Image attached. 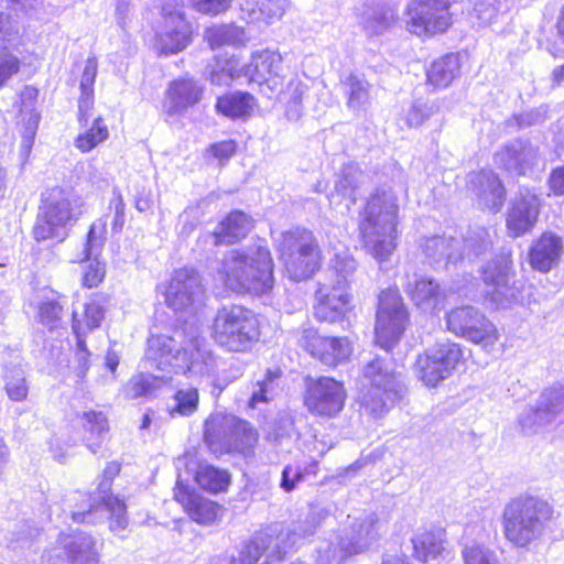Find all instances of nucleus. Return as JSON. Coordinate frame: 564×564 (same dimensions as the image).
<instances>
[{"label": "nucleus", "mask_w": 564, "mask_h": 564, "mask_svg": "<svg viewBox=\"0 0 564 564\" xmlns=\"http://www.w3.org/2000/svg\"><path fill=\"white\" fill-rule=\"evenodd\" d=\"M145 357L158 369L174 367L193 375H209L215 368V357L206 349L204 338L175 330L170 335H152L148 339Z\"/></svg>", "instance_id": "obj_1"}, {"label": "nucleus", "mask_w": 564, "mask_h": 564, "mask_svg": "<svg viewBox=\"0 0 564 564\" xmlns=\"http://www.w3.org/2000/svg\"><path fill=\"white\" fill-rule=\"evenodd\" d=\"M398 197L391 189L370 196L361 214L359 229L365 248L379 262L389 259L397 248Z\"/></svg>", "instance_id": "obj_2"}, {"label": "nucleus", "mask_w": 564, "mask_h": 564, "mask_svg": "<svg viewBox=\"0 0 564 564\" xmlns=\"http://www.w3.org/2000/svg\"><path fill=\"white\" fill-rule=\"evenodd\" d=\"M398 197L391 189L370 196L361 214L359 229L365 248L379 262L389 259L397 248Z\"/></svg>", "instance_id": "obj_3"}, {"label": "nucleus", "mask_w": 564, "mask_h": 564, "mask_svg": "<svg viewBox=\"0 0 564 564\" xmlns=\"http://www.w3.org/2000/svg\"><path fill=\"white\" fill-rule=\"evenodd\" d=\"M217 272L225 286L237 293L261 295L274 283L270 251L260 246L228 252Z\"/></svg>", "instance_id": "obj_4"}, {"label": "nucleus", "mask_w": 564, "mask_h": 564, "mask_svg": "<svg viewBox=\"0 0 564 564\" xmlns=\"http://www.w3.org/2000/svg\"><path fill=\"white\" fill-rule=\"evenodd\" d=\"M553 516L552 506L536 496L511 499L502 511L506 539L517 547H527L541 540Z\"/></svg>", "instance_id": "obj_5"}, {"label": "nucleus", "mask_w": 564, "mask_h": 564, "mask_svg": "<svg viewBox=\"0 0 564 564\" xmlns=\"http://www.w3.org/2000/svg\"><path fill=\"white\" fill-rule=\"evenodd\" d=\"M362 373L360 406L375 419L387 413L406 392L404 377L384 358H373L364 367Z\"/></svg>", "instance_id": "obj_6"}, {"label": "nucleus", "mask_w": 564, "mask_h": 564, "mask_svg": "<svg viewBox=\"0 0 564 564\" xmlns=\"http://www.w3.org/2000/svg\"><path fill=\"white\" fill-rule=\"evenodd\" d=\"M120 471L117 463H110L104 470L105 479L100 482L98 492L86 495L75 492L70 500H80L76 510L72 511V519L78 523L96 524L110 519V530L121 531L128 525L126 505L117 497L109 495L111 479Z\"/></svg>", "instance_id": "obj_7"}, {"label": "nucleus", "mask_w": 564, "mask_h": 564, "mask_svg": "<svg viewBox=\"0 0 564 564\" xmlns=\"http://www.w3.org/2000/svg\"><path fill=\"white\" fill-rule=\"evenodd\" d=\"M318 524L317 516L311 513L304 523L296 525L288 533L290 543L284 545H281L279 536L268 533L257 534L242 546L238 557L224 555L218 558V564H278L299 538L314 534Z\"/></svg>", "instance_id": "obj_8"}, {"label": "nucleus", "mask_w": 564, "mask_h": 564, "mask_svg": "<svg viewBox=\"0 0 564 564\" xmlns=\"http://www.w3.org/2000/svg\"><path fill=\"white\" fill-rule=\"evenodd\" d=\"M82 214L79 199L61 189H53L40 208L33 227L35 240L57 239L63 241L68 229Z\"/></svg>", "instance_id": "obj_9"}, {"label": "nucleus", "mask_w": 564, "mask_h": 564, "mask_svg": "<svg viewBox=\"0 0 564 564\" xmlns=\"http://www.w3.org/2000/svg\"><path fill=\"white\" fill-rule=\"evenodd\" d=\"M280 259L294 281L305 280L318 269L319 249L313 234L295 228L281 234L278 240Z\"/></svg>", "instance_id": "obj_10"}, {"label": "nucleus", "mask_w": 564, "mask_h": 564, "mask_svg": "<svg viewBox=\"0 0 564 564\" xmlns=\"http://www.w3.org/2000/svg\"><path fill=\"white\" fill-rule=\"evenodd\" d=\"M213 336L229 351H246L259 336L257 318L242 306H224L214 319Z\"/></svg>", "instance_id": "obj_11"}, {"label": "nucleus", "mask_w": 564, "mask_h": 564, "mask_svg": "<svg viewBox=\"0 0 564 564\" xmlns=\"http://www.w3.org/2000/svg\"><path fill=\"white\" fill-rule=\"evenodd\" d=\"M463 360L464 351L459 344L438 341L417 357L415 373L425 386L436 387L451 377Z\"/></svg>", "instance_id": "obj_12"}, {"label": "nucleus", "mask_w": 564, "mask_h": 564, "mask_svg": "<svg viewBox=\"0 0 564 564\" xmlns=\"http://www.w3.org/2000/svg\"><path fill=\"white\" fill-rule=\"evenodd\" d=\"M455 0H413L405 12V26L419 36L444 32L451 24L449 7Z\"/></svg>", "instance_id": "obj_13"}, {"label": "nucleus", "mask_w": 564, "mask_h": 564, "mask_svg": "<svg viewBox=\"0 0 564 564\" xmlns=\"http://www.w3.org/2000/svg\"><path fill=\"white\" fill-rule=\"evenodd\" d=\"M408 314L397 290L388 289L379 296L377 321L375 326L376 343L390 349L402 335Z\"/></svg>", "instance_id": "obj_14"}, {"label": "nucleus", "mask_w": 564, "mask_h": 564, "mask_svg": "<svg viewBox=\"0 0 564 564\" xmlns=\"http://www.w3.org/2000/svg\"><path fill=\"white\" fill-rule=\"evenodd\" d=\"M447 328L456 336L463 337L484 347L498 340L496 326L474 306H460L447 314Z\"/></svg>", "instance_id": "obj_15"}, {"label": "nucleus", "mask_w": 564, "mask_h": 564, "mask_svg": "<svg viewBox=\"0 0 564 564\" xmlns=\"http://www.w3.org/2000/svg\"><path fill=\"white\" fill-rule=\"evenodd\" d=\"M296 340L312 357L328 367H336L346 361L352 352L347 337L321 336L312 327L297 330Z\"/></svg>", "instance_id": "obj_16"}, {"label": "nucleus", "mask_w": 564, "mask_h": 564, "mask_svg": "<svg viewBox=\"0 0 564 564\" xmlns=\"http://www.w3.org/2000/svg\"><path fill=\"white\" fill-rule=\"evenodd\" d=\"M345 400L343 383L333 378L321 377L307 383L304 403L312 414L333 417L343 410Z\"/></svg>", "instance_id": "obj_17"}, {"label": "nucleus", "mask_w": 564, "mask_h": 564, "mask_svg": "<svg viewBox=\"0 0 564 564\" xmlns=\"http://www.w3.org/2000/svg\"><path fill=\"white\" fill-rule=\"evenodd\" d=\"M205 290L198 272L191 268L175 270L166 289V304L174 311H184L200 305Z\"/></svg>", "instance_id": "obj_18"}, {"label": "nucleus", "mask_w": 564, "mask_h": 564, "mask_svg": "<svg viewBox=\"0 0 564 564\" xmlns=\"http://www.w3.org/2000/svg\"><path fill=\"white\" fill-rule=\"evenodd\" d=\"M377 523L378 518L375 513L355 519L338 538L337 546L332 551V560H344L368 550L379 538Z\"/></svg>", "instance_id": "obj_19"}, {"label": "nucleus", "mask_w": 564, "mask_h": 564, "mask_svg": "<svg viewBox=\"0 0 564 564\" xmlns=\"http://www.w3.org/2000/svg\"><path fill=\"white\" fill-rule=\"evenodd\" d=\"M556 420H564V387L543 391L536 408L529 409L521 415L520 425L523 432L532 434Z\"/></svg>", "instance_id": "obj_20"}, {"label": "nucleus", "mask_w": 564, "mask_h": 564, "mask_svg": "<svg viewBox=\"0 0 564 564\" xmlns=\"http://www.w3.org/2000/svg\"><path fill=\"white\" fill-rule=\"evenodd\" d=\"M58 544L48 555L51 564H99L96 542L87 533L62 534Z\"/></svg>", "instance_id": "obj_21"}, {"label": "nucleus", "mask_w": 564, "mask_h": 564, "mask_svg": "<svg viewBox=\"0 0 564 564\" xmlns=\"http://www.w3.org/2000/svg\"><path fill=\"white\" fill-rule=\"evenodd\" d=\"M539 149L529 140L516 139L495 153V163L511 175H525L539 162Z\"/></svg>", "instance_id": "obj_22"}, {"label": "nucleus", "mask_w": 564, "mask_h": 564, "mask_svg": "<svg viewBox=\"0 0 564 564\" xmlns=\"http://www.w3.org/2000/svg\"><path fill=\"white\" fill-rule=\"evenodd\" d=\"M512 261L509 254H500L487 263L482 270V280L486 284L487 294L496 302L497 306H505V302L516 297L511 280Z\"/></svg>", "instance_id": "obj_23"}, {"label": "nucleus", "mask_w": 564, "mask_h": 564, "mask_svg": "<svg viewBox=\"0 0 564 564\" xmlns=\"http://www.w3.org/2000/svg\"><path fill=\"white\" fill-rule=\"evenodd\" d=\"M467 188L473 194L479 208L497 213L501 209L506 191L492 171L471 172L468 175Z\"/></svg>", "instance_id": "obj_24"}, {"label": "nucleus", "mask_w": 564, "mask_h": 564, "mask_svg": "<svg viewBox=\"0 0 564 564\" xmlns=\"http://www.w3.org/2000/svg\"><path fill=\"white\" fill-rule=\"evenodd\" d=\"M241 72L250 83L259 86L267 85L275 90L282 84V56L273 51L264 50L254 53L249 64L241 67Z\"/></svg>", "instance_id": "obj_25"}, {"label": "nucleus", "mask_w": 564, "mask_h": 564, "mask_svg": "<svg viewBox=\"0 0 564 564\" xmlns=\"http://www.w3.org/2000/svg\"><path fill=\"white\" fill-rule=\"evenodd\" d=\"M540 214V199L529 189L520 191L507 214V229L511 237L530 231Z\"/></svg>", "instance_id": "obj_26"}, {"label": "nucleus", "mask_w": 564, "mask_h": 564, "mask_svg": "<svg viewBox=\"0 0 564 564\" xmlns=\"http://www.w3.org/2000/svg\"><path fill=\"white\" fill-rule=\"evenodd\" d=\"M316 301L314 314L322 322H341L351 308L346 290L335 291V285L330 283H321L316 291Z\"/></svg>", "instance_id": "obj_27"}, {"label": "nucleus", "mask_w": 564, "mask_h": 564, "mask_svg": "<svg viewBox=\"0 0 564 564\" xmlns=\"http://www.w3.org/2000/svg\"><path fill=\"white\" fill-rule=\"evenodd\" d=\"M563 251V239L547 231L532 242L529 262L534 270L545 273L558 264Z\"/></svg>", "instance_id": "obj_28"}, {"label": "nucleus", "mask_w": 564, "mask_h": 564, "mask_svg": "<svg viewBox=\"0 0 564 564\" xmlns=\"http://www.w3.org/2000/svg\"><path fill=\"white\" fill-rule=\"evenodd\" d=\"M203 95V88L191 78H182L171 83L164 109L170 116L180 115L196 105Z\"/></svg>", "instance_id": "obj_29"}, {"label": "nucleus", "mask_w": 564, "mask_h": 564, "mask_svg": "<svg viewBox=\"0 0 564 564\" xmlns=\"http://www.w3.org/2000/svg\"><path fill=\"white\" fill-rule=\"evenodd\" d=\"M174 497L197 523L210 524L218 517L220 508L217 503L189 491L180 484L175 488Z\"/></svg>", "instance_id": "obj_30"}, {"label": "nucleus", "mask_w": 564, "mask_h": 564, "mask_svg": "<svg viewBox=\"0 0 564 564\" xmlns=\"http://www.w3.org/2000/svg\"><path fill=\"white\" fill-rule=\"evenodd\" d=\"M406 293L413 303L424 312H434L445 300V292L433 279L419 278L410 282Z\"/></svg>", "instance_id": "obj_31"}, {"label": "nucleus", "mask_w": 564, "mask_h": 564, "mask_svg": "<svg viewBox=\"0 0 564 564\" xmlns=\"http://www.w3.org/2000/svg\"><path fill=\"white\" fill-rule=\"evenodd\" d=\"M252 228V219L240 210L230 213L208 237L213 245H231L247 236Z\"/></svg>", "instance_id": "obj_32"}, {"label": "nucleus", "mask_w": 564, "mask_h": 564, "mask_svg": "<svg viewBox=\"0 0 564 564\" xmlns=\"http://www.w3.org/2000/svg\"><path fill=\"white\" fill-rule=\"evenodd\" d=\"M191 25L184 15H175L174 20L164 21V30L159 34V47L164 54L183 51L191 40Z\"/></svg>", "instance_id": "obj_33"}, {"label": "nucleus", "mask_w": 564, "mask_h": 564, "mask_svg": "<svg viewBox=\"0 0 564 564\" xmlns=\"http://www.w3.org/2000/svg\"><path fill=\"white\" fill-rule=\"evenodd\" d=\"M460 249L462 240L452 237L427 238L423 246L426 258H429L433 264H437L442 261H445L446 265L449 262L456 263L464 258Z\"/></svg>", "instance_id": "obj_34"}, {"label": "nucleus", "mask_w": 564, "mask_h": 564, "mask_svg": "<svg viewBox=\"0 0 564 564\" xmlns=\"http://www.w3.org/2000/svg\"><path fill=\"white\" fill-rule=\"evenodd\" d=\"M239 419L221 413L212 414L205 422V441L209 444H220L228 447L232 444V435Z\"/></svg>", "instance_id": "obj_35"}, {"label": "nucleus", "mask_w": 564, "mask_h": 564, "mask_svg": "<svg viewBox=\"0 0 564 564\" xmlns=\"http://www.w3.org/2000/svg\"><path fill=\"white\" fill-rule=\"evenodd\" d=\"M460 74V63L456 54H446L435 59L426 72L427 83L434 88H446Z\"/></svg>", "instance_id": "obj_36"}, {"label": "nucleus", "mask_w": 564, "mask_h": 564, "mask_svg": "<svg viewBox=\"0 0 564 564\" xmlns=\"http://www.w3.org/2000/svg\"><path fill=\"white\" fill-rule=\"evenodd\" d=\"M347 107L354 112L365 110L370 102V84L364 76L349 74L341 80Z\"/></svg>", "instance_id": "obj_37"}, {"label": "nucleus", "mask_w": 564, "mask_h": 564, "mask_svg": "<svg viewBox=\"0 0 564 564\" xmlns=\"http://www.w3.org/2000/svg\"><path fill=\"white\" fill-rule=\"evenodd\" d=\"M82 420L86 432V445L91 453L96 454L101 448L108 433V420L102 412L97 411L84 412Z\"/></svg>", "instance_id": "obj_38"}, {"label": "nucleus", "mask_w": 564, "mask_h": 564, "mask_svg": "<svg viewBox=\"0 0 564 564\" xmlns=\"http://www.w3.org/2000/svg\"><path fill=\"white\" fill-rule=\"evenodd\" d=\"M397 19L395 10L387 4L366 9L361 14V24L369 35L382 34Z\"/></svg>", "instance_id": "obj_39"}, {"label": "nucleus", "mask_w": 564, "mask_h": 564, "mask_svg": "<svg viewBox=\"0 0 564 564\" xmlns=\"http://www.w3.org/2000/svg\"><path fill=\"white\" fill-rule=\"evenodd\" d=\"M171 377L154 376L150 373H138L127 382L123 388V394L127 399H138L147 397L169 383Z\"/></svg>", "instance_id": "obj_40"}, {"label": "nucleus", "mask_w": 564, "mask_h": 564, "mask_svg": "<svg viewBox=\"0 0 564 564\" xmlns=\"http://www.w3.org/2000/svg\"><path fill=\"white\" fill-rule=\"evenodd\" d=\"M254 106V97L249 93H234L217 100L216 108L223 115L230 118H243L251 113Z\"/></svg>", "instance_id": "obj_41"}, {"label": "nucleus", "mask_w": 564, "mask_h": 564, "mask_svg": "<svg viewBox=\"0 0 564 564\" xmlns=\"http://www.w3.org/2000/svg\"><path fill=\"white\" fill-rule=\"evenodd\" d=\"M288 7V0H242L241 10L251 20H272L281 18Z\"/></svg>", "instance_id": "obj_42"}, {"label": "nucleus", "mask_w": 564, "mask_h": 564, "mask_svg": "<svg viewBox=\"0 0 564 564\" xmlns=\"http://www.w3.org/2000/svg\"><path fill=\"white\" fill-rule=\"evenodd\" d=\"M412 543L417 560L426 564L436 560L444 551V540L441 533L417 534Z\"/></svg>", "instance_id": "obj_43"}, {"label": "nucleus", "mask_w": 564, "mask_h": 564, "mask_svg": "<svg viewBox=\"0 0 564 564\" xmlns=\"http://www.w3.org/2000/svg\"><path fill=\"white\" fill-rule=\"evenodd\" d=\"M198 404V389L195 387H184L176 390L171 403L167 405V411L172 417L191 416L197 411Z\"/></svg>", "instance_id": "obj_44"}, {"label": "nucleus", "mask_w": 564, "mask_h": 564, "mask_svg": "<svg viewBox=\"0 0 564 564\" xmlns=\"http://www.w3.org/2000/svg\"><path fill=\"white\" fill-rule=\"evenodd\" d=\"M356 270V261L348 253L336 254L332 261L329 269V281L335 285V291L346 290L354 272Z\"/></svg>", "instance_id": "obj_45"}, {"label": "nucleus", "mask_w": 564, "mask_h": 564, "mask_svg": "<svg viewBox=\"0 0 564 564\" xmlns=\"http://www.w3.org/2000/svg\"><path fill=\"white\" fill-rule=\"evenodd\" d=\"M365 178L364 172L357 164L348 163L341 169L335 184V191L355 202V192L364 183Z\"/></svg>", "instance_id": "obj_46"}, {"label": "nucleus", "mask_w": 564, "mask_h": 564, "mask_svg": "<svg viewBox=\"0 0 564 564\" xmlns=\"http://www.w3.org/2000/svg\"><path fill=\"white\" fill-rule=\"evenodd\" d=\"M279 377V371L267 370L263 378L252 384L248 403L250 408L256 409L259 404L268 403L274 398Z\"/></svg>", "instance_id": "obj_47"}, {"label": "nucleus", "mask_w": 564, "mask_h": 564, "mask_svg": "<svg viewBox=\"0 0 564 564\" xmlns=\"http://www.w3.org/2000/svg\"><path fill=\"white\" fill-rule=\"evenodd\" d=\"M473 9L469 12L470 20L479 28L490 25L499 13L508 10L498 0H470Z\"/></svg>", "instance_id": "obj_48"}, {"label": "nucleus", "mask_w": 564, "mask_h": 564, "mask_svg": "<svg viewBox=\"0 0 564 564\" xmlns=\"http://www.w3.org/2000/svg\"><path fill=\"white\" fill-rule=\"evenodd\" d=\"M307 91V86L301 80L291 79L286 89L281 94L286 101V116L290 120H297L303 112L302 98Z\"/></svg>", "instance_id": "obj_49"}, {"label": "nucleus", "mask_w": 564, "mask_h": 564, "mask_svg": "<svg viewBox=\"0 0 564 564\" xmlns=\"http://www.w3.org/2000/svg\"><path fill=\"white\" fill-rule=\"evenodd\" d=\"M198 485L209 491L218 492L225 490L229 485V475L209 465L199 466L196 473Z\"/></svg>", "instance_id": "obj_50"}, {"label": "nucleus", "mask_w": 564, "mask_h": 564, "mask_svg": "<svg viewBox=\"0 0 564 564\" xmlns=\"http://www.w3.org/2000/svg\"><path fill=\"white\" fill-rule=\"evenodd\" d=\"M492 242L491 232L484 227H477L468 231L462 241V247L467 257L479 256L488 251L492 247Z\"/></svg>", "instance_id": "obj_51"}, {"label": "nucleus", "mask_w": 564, "mask_h": 564, "mask_svg": "<svg viewBox=\"0 0 564 564\" xmlns=\"http://www.w3.org/2000/svg\"><path fill=\"white\" fill-rule=\"evenodd\" d=\"M231 441L227 448L248 454L258 442V433L247 421L239 419Z\"/></svg>", "instance_id": "obj_52"}, {"label": "nucleus", "mask_w": 564, "mask_h": 564, "mask_svg": "<svg viewBox=\"0 0 564 564\" xmlns=\"http://www.w3.org/2000/svg\"><path fill=\"white\" fill-rule=\"evenodd\" d=\"M440 107L435 101L416 100L408 109L404 120L408 127L417 128L438 112Z\"/></svg>", "instance_id": "obj_53"}, {"label": "nucleus", "mask_w": 564, "mask_h": 564, "mask_svg": "<svg viewBox=\"0 0 564 564\" xmlns=\"http://www.w3.org/2000/svg\"><path fill=\"white\" fill-rule=\"evenodd\" d=\"M109 135L108 128L100 117L94 120L93 127L76 138L75 144L82 152H88Z\"/></svg>", "instance_id": "obj_54"}, {"label": "nucleus", "mask_w": 564, "mask_h": 564, "mask_svg": "<svg viewBox=\"0 0 564 564\" xmlns=\"http://www.w3.org/2000/svg\"><path fill=\"white\" fill-rule=\"evenodd\" d=\"M462 557L464 564H496L495 553L477 541L464 542Z\"/></svg>", "instance_id": "obj_55"}, {"label": "nucleus", "mask_w": 564, "mask_h": 564, "mask_svg": "<svg viewBox=\"0 0 564 564\" xmlns=\"http://www.w3.org/2000/svg\"><path fill=\"white\" fill-rule=\"evenodd\" d=\"M241 30L232 25H220L209 28L205 32V39L212 48H217L223 45L235 44L240 39Z\"/></svg>", "instance_id": "obj_56"}, {"label": "nucleus", "mask_w": 564, "mask_h": 564, "mask_svg": "<svg viewBox=\"0 0 564 564\" xmlns=\"http://www.w3.org/2000/svg\"><path fill=\"white\" fill-rule=\"evenodd\" d=\"M6 391L10 400L20 402L26 399L29 387L21 368H12L6 376Z\"/></svg>", "instance_id": "obj_57"}, {"label": "nucleus", "mask_w": 564, "mask_h": 564, "mask_svg": "<svg viewBox=\"0 0 564 564\" xmlns=\"http://www.w3.org/2000/svg\"><path fill=\"white\" fill-rule=\"evenodd\" d=\"M236 61H225L223 64L217 63L209 73V79L215 85H229L235 78L243 76L241 68H237Z\"/></svg>", "instance_id": "obj_58"}, {"label": "nucleus", "mask_w": 564, "mask_h": 564, "mask_svg": "<svg viewBox=\"0 0 564 564\" xmlns=\"http://www.w3.org/2000/svg\"><path fill=\"white\" fill-rule=\"evenodd\" d=\"M106 221L99 219L90 226L87 235V241L85 247L86 258L89 259L93 256H97L105 242Z\"/></svg>", "instance_id": "obj_59"}, {"label": "nucleus", "mask_w": 564, "mask_h": 564, "mask_svg": "<svg viewBox=\"0 0 564 564\" xmlns=\"http://www.w3.org/2000/svg\"><path fill=\"white\" fill-rule=\"evenodd\" d=\"M105 317V308L98 301H90L85 305V313L83 321H79L76 318V315L74 314L73 322L76 319L79 322L84 335L86 334V330H93L95 328H98L100 326L101 321Z\"/></svg>", "instance_id": "obj_60"}, {"label": "nucleus", "mask_w": 564, "mask_h": 564, "mask_svg": "<svg viewBox=\"0 0 564 564\" xmlns=\"http://www.w3.org/2000/svg\"><path fill=\"white\" fill-rule=\"evenodd\" d=\"M73 329L77 337V359L80 365V369L77 370L78 377H84L87 372V362L89 352L86 348L85 339H84V330L76 319L73 323Z\"/></svg>", "instance_id": "obj_61"}, {"label": "nucleus", "mask_w": 564, "mask_h": 564, "mask_svg": "<svg viewBox=\"0 0 564 564\" xmlns=\"http://www.w3.org/2000/svg\"><path fill=\"white\" fill-rule=\"evenodd\" d=\"M19 59L8 51H0V86L19 72Z\"/></svg>", "instance_id": "obj_62"}, {"label": "nucleus", "mask_w": 564, "mask_h": 564, "mask_svg": "<svg viewBox=\"0 0 564 564\" xmlns=\"http://www.w3.org/2000/svg\"><path fill=\"white\" fill-rule=\"evenodd\" d=\"M232 0H191L194 9L204 14L216 15L226 11Z\"/></svg>", "instance_id": "obj_63"}, {"label": "nucleus", "mask_w": 564, "mask_h": 564, "mask_svg": "<svg viewBox=\"0 0 564 564\" xmlns=\"http://www.w3.org/2000/svg\"><path fill=\"white\" fill-rule=\"evenodd\" d=\"M61 315L62 306L55 301H45L40 306V321L48 327H53Z\"/></svg>", "instance_id": "obj_64"}]
</instances>
